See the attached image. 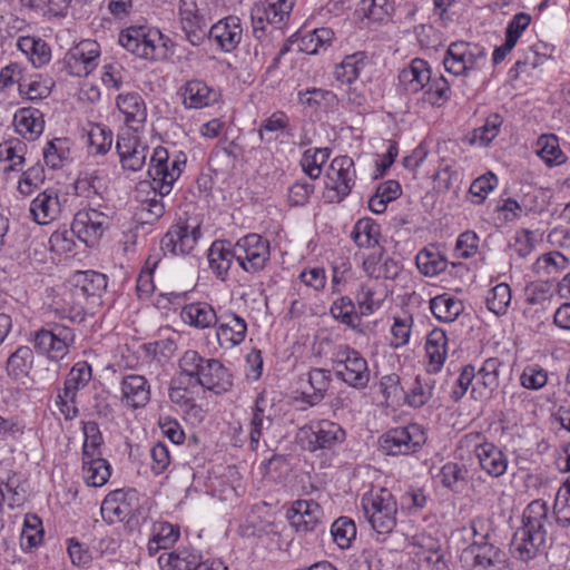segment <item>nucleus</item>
Listing matches in <instances>:
<instances>
[{
  "instance_id": "de8ad7c7",
  "label": "nucleus",
  "mask_w": 570,
  "mask_h": 570,
  "mask_svg": "<svg viewBox=\"0 0 570 570\" xmlns=\"http://www.w3.org/2000/svg\"><path fill=\"white\" fill-rule=\"evenodd\" d=\"M468 470L459 463L448 462L441 469L436 478L441 484L456 491L460 484L465 482Z\"/></svg>"
},
{
  "instance_id": "bf43d9fd",
  "label": "nucleus",
  "mask_w": 570,
  "mask_h": 570,
  "mask_svg": "<svg viewBox=\"0 0 570 570\" xmlns=\"http://www.w3.org/2000/svg\"><path fill=\"white\" fill-rule=\"evenodd\" d=\"M497 177L493 173L489 171L488 174L478 177L473 180V183L470 186L469 193L476 197L478 204H481L487 198L488 194L497 185Z\"/></svg>"
},
{
  "instance_id": "4d7b16f0",
  "label": "nucleus",
  "mask_w": 570,
  "mask_h": 570,
  "mask_svg": "<svg viewBox=\"0 0 570 570\" xmlns=\"http://www.w3.org/2000/svg\"><path fill=\"white\" fill-rule=\"evenodd\" d=\"M82 284H80V279L76 285L77 289L81 292L82 295L94 296L99 291L104 289L107 285L106 276L96 273V272H85L81 273Z\"/></svg>"
},
{
  "instance_id": "4c0bfd02",
  "label": "nucleus",
  "mask_w": 570,
  "mask_h": 570,
  "mask_svg": "<svg viewBox=\"0 0 570 570\" xmlns=\"http://www.w3.org/2000/svg\"><path fill=\"white\" fill-rule=\"evenodd\" d=\"M32 362V351L28 346L18 347L7 361V372L9 376L16 380L23 377L28 373Z\"/></svg>"
},
{
  "instance_id": "a19ab883",
  "label": "nucleus",
  "mask_w": 570,
  "mask_h": 570,
  "mask_svg": "<svg viewBox=\"0 0 570 570\" xmlns=\"http://www.w3.org/2000/svg\"><path fill=\"white\" fill-rule=\"evenodd\" d=\"M379 226L370 219H361L354 226L352 238L358 247H375L379 245Z\"/></svg>"
},
{
  "instance_id": "69168bd1",
  "label": "nucleus",
  "mask_w": 570,
  "mask_h": 570,
  "mask_svg": "<svg viewBox=\"0 0 570 570\" xmlns=\"http://www.w3.org/2000/svg\"><path fill=\"white\" fill-rule=\"evenodd\" d=\"M521 384L525 389L539 390L547 383V372L541 368L528 367L523 371L521 377Z\"/></svg>"
},
{
  "instance_id": "412c9836",
  "label": "nucleus",
  "mask_w": 570,
  "mask_h": 570,
  "mask_svg": "<svg viewBox=\"0 0 570 570\" xmlns=\"http://www.w3.org/2000/svg\"><path fill=\"white\" fill-rule=\"evenodd\" d=\"M119 43L129 52L149 60L156 59V46L142 28L130 27L119 35Z\"/></svg>"
},
{
  "instance_id": "37998d69",
  "label": "nucleus",
  "mask_w": 570,
  "mask_h": 570,
  "mask_svg": "<svg viewBox=\"0 0 570 570\" xmlns=\"http://www.w3.org/2000/svg\"><path fill=\"white\" fill-rule=\"evenodd\" d=\"M18 45L23 52L30 55V60L35 67L38 68L49 62L51 51L46 42L27 37L20 39Z\"/></svg>"
},
{
  "instance_id": "f704fd0d",
  "label": "nucleus",
  "mask_w": 570,
  "mask_h": 570,
  "mask_svg": "<svg viewBox=\"0 0 570 570\" xmlns=\"http://www.w3.org/2000/svg\"><path fill=\"white\" fill-rule=\"evenodd\" d=\"M416 266L426 276H435L448 266L446 259L434 247L424 248L416 255Z\"/></svg>"
},
{
  "instance_id": "c756f323",
  "label": "nucleus",
  "mask_w": 570,
  "mask_h": 570,
  "mask_svg": "<svg viewBox=\"0 0 570 570\" xmlns=\"http://www.w3.org/2000/svg\"><path fill=\"white\" fill-rule=\"evenodd\" d=\"M180 316L185 323L202 330L208 328L218 322L214 308L209 304L202 302L185 306Z\"/></svg>"
},
{
  "instance_id": "8fccbe9b",
  "label": "nucleus",
  "mask_w": 570,
  "mask_h": 570,
  "mask_svg": "<svg viewBox=\"0 0 570 570\" xmlns=\"http://www.w3.org/2000/svg\"><path fill=\"white\" fill-rule=\"evenodd\" d=\"M88 144L95 154L105 155L111 147L112 132L101 125H92L88 130Z\"/></svg>"
},
{
  "instance_id": "0e129e2a",
  "label": "nucleus",
  "mask_w": 570,
  "mask_h": 570,
  "mask_svg": "<svg viewBox=\"0 0 570 570\" xmlns=\"http://www.w3.org/2000/svg\"><path fill=\"white\" fill-rule=\"evenodd\" d=\"M450 87L448 81L441 77L433 82H429V86L424 89V94L428 96L425 99L432 105L439 104L440 100L449 99Z\"/></svg>"
},
{
  "instance_id": "0eeeda50",
  "label": "nucleus",
  "mask_w": 570,
  "mask_h": 570,
  "mask_svg": "<svg viewBox=\"0 0 570 570\" xmlns=\"http://www.w3.org/2000/svg\"><path fill=\"white\" fill-rule=\"evenodd\" d=\"M236 259L249 273L262 271L269 259V243L258 234H248L235 244Z\"/></svg>"
},
{
  "instance_id": "58836bf2",
  "label": "nucleus",
  "mask_w": 570,
  "mask_h": 570,
  "mask_svg": "<svg viewBox=\"0 0 570 570\" xmlns=\"http://www.w3.org/2000/svg\"><path fill=\"white\" fill-rule=\"evenodd\" d=\"M328 148L307 149L304 151L301 165L304 173L311 178L316 179L322 173V166L330 157Z\"/></svg>"
},
{
  "instance_id": "20e7f679",
  "label": "nucleus",
  "mask_w": 570,
  "mask_h": 570,
  "mask_svg": "<svg viewBox=\"0 0 570 570\" xmlns=\"http://www.w3.org/2000/svg\"><path fill=\"white\" fill-rule=\"evenodd\" d=\"M485 62V49L465 41L452 42L443 59L445 70L455 76L468 75L471 70L481 69Z\"/></svg>"
},
{
  "instance_id": "7c9ffc66",
  "label": "nucleus",
  "mask_w": 570,
  "mask_h": 570,
  "mask_svg": "<svg viewBox=\"0 0 570 570\" xmlns=\"http://www.w3.org/2000/svg\"><path fill=\"white\" fill-rule=\"evenodd\" d=\"M180 537L178 525L168 522H159L154 524L153 537L148 542V552L150 556L156 554L159 550L171 548Z\"/></svg>"
},
{
  "instance_id": "6ab92c4d",
  "label": "nucleus",
  "mask_w": 570,
  "mask_h": 570,
  "mask_svg": "<svg viewBox=\"0 0 570 570\" xmlns=\"http://www.w3.org/2000/svg\"><path fill=\"white\" fill-rule=\"evenodd\" d=\"M202 386L209 392H227L232 387L227 370L217 360H207L200 374L196 377L195 387Z\"/></svg>"
},
{
  "instance_id": "dca6fc26",
  "label": "nucleus",
  "mask_w": 570,
  "mask_h": 570,
  "mask_svg": "<svg viewBox=\"0 0 570 570\" xmlns=\"http://www.w3.org/2000/svg\"><path fill=\"white\" fill-rule=\"evenodd\" d=\"M116 149L124 169L139 170L146 161L148 148L132 134L118 136Z\"/></svg>"
},
{
  "instance_id": "9b49d317",
  "label": "nucleus",
  "mask_w": 570,
  "mask_h": 570,
  "mask_svg": "<svg viewBox=\"0 0 570 570\" xmlns=\"http://www.w3.org/2000/svg\"><path fill=\"white\" fill-rule=\"evenodd\" d=\"M99 45L94 40H82L65 56L63 63L68 72L77 77L88 76L97 66Z\"/></svg>"
},
{
  "instance_id": "09e8293b",
  "label": "nucleus",
  "mask_w": 570,
  "mask_h": 570,
  "mask_svg": "<svg viewBox=\"0 0 570 570\" xmlns=\"http://www.w3.org/2000/svg\"><path fill=\"white\" fill-rule=\"evenodd\" d=\"M91 380V366L87 362L76 363L65 381V392H78L86 387Z\"/></svg>"
},
{
  "instance_id": "13d9d810",
  "label": "nucleus",
  "mask_w": 570,
  "mask_h": 570,
  "mask_svg": "<svg viewBox=\"0 0 570 570\" xmlns=\"http://www.w3.org/2000/svg\"><path fill=\"white\" fill-rule=\"evenodd\" d=\"M24 149L26 145L20 140H16L14 145L10 142V145L4 149L3 153V161L10 163L8 166L3 168L4 173L19 171L22 169V165L24 163Z\"/></svg>"
},
{
  "instance_id": "f8f14e48",
  "label": "nucleus",
  "mask_w": 570,
  "mask_h": 570,
  "mask_svg": "<svg viewBox=\"0 0 570 570\" xmlns=\"http://www.w3.org/2000/svg\"><path fill=\"white\" fill-rule=\"evenodd\" d=\"M291 527L297 532L315 531L323 524V510L313 500H297L287 512Z\"/></svg>"
},
{
  "instance_id": "49530a36",
  "label": "nucleus",
  "mask_w": 570,
  "mask_h": 570,
  "mask_svg": "<svg viewBox=\"0 0 570 570\" xmlns=\"http://www.w3.org/2000/svg\"><path fill=\"white\" fill-rule=\"evenodd\" d=\"M553 513L556 522L563 528L570 525V480H567L556 494Z\"/></svg>"
},
{
  "instance_id": "f257e3e1",
  "label": "nucleus",
  "mask_w": 570,
  "mask_h": 570,
  "mask_svg": "<svg viewBox=\"0 0 570 570\" xmlns=\"http://www.w3.org/2000/svg\"><path fill=\"white\" fill-rule=\"evenodd\" d=\"M523 525L514 533L511 550L513 556L524 562L537 557L544 547L552 522L546 501H532L523 512Z\"/></svg>"
},
{
  "instance_id": "aec40b11",
  "label": "nucleus",
  "mask_w": 570,
  "mask_h": 570,
  "mask_svg": "<svg viewBox=\"0 0 570 570\" xmlns=\"http://www.w3.org/2000/svg\"><path fill=\"white\" fill-rule=\"evenodd\" d=\"M30 213L33 220L40 225L55 220L60 214L58 191L53 188H48L38 194L31 202Z\"/></svg>"
},
{
  "instance_id": "7ed1b4c3",
  "label": "nucleus",
  "mask_w": 570,
  "mask_h": 570,
  "mask_svg": "<svg viewBox=\"0 0 570 570\" xmlns=\"http://www.w3.org/2000/svg\"><path fill=\"white\" fill-rule=\"evenodd\" d=\"M362 509L366 520L379 534H387L396 525V502L392 493L381 489L379 493L364 495Z\"/></svg>"
},
{
  "instance_id": "39448f33",
  "label": "nucleus",
  "mask_w": 570,
  "mask_h": 570,
  "mask_svg": "<svg viewBox=\"0 0 570 570\" xmlns=\"http://www.w3.org/2000/svg\"><path fill=\"white\" fill-rule=\"evenodd\" d=\"M345 431L335 422L322 420L299 429L297 439L302 448L315 452L330 450L345 440Z\"/></svg>"
},
{
  "instance_id": "774afa93",
  "label": "nucleus",
  "mask_w": 570,
  "mask_h": 570,
  "mask_svg": "<svg viewBox=\"0 0 570 570\" xmlns=\"http://www.w3.org/2000/svg\"><path fill=\"white\" fill-rule=\"evenodd\" d=\"M379 563L375 551L364 549L355 556L351 568L352 570H379Z\"/></svg>"
},
{
  "instance_id": "79ce46f5",
  "label": "nucleus",
  "mask_w": 570,
  "mask_h": 570,
  "mask_svg": "<svg viewBox=\"0 0 570 570\" xmlns=\"http://www.w3.org/2000/svg\"><path fill=\"white\" fill-rule=\"evenodd\" d=\"M538 155L548 165H559L564 161V156L559 147V140L554 135H542L538 139Z\"/></svg>"
},
{
  "instance_id": "2f4dec72",
  "label": "nucleus",
  "mask_w": 570,
  "mask_h": 570,
  "mask_svg": "<svg viewBox=\"0 0 570 570\" xmlns=\"http://www.w3.org/2000/svg\"><path fill=\"white\" fill-rule=\"evenodd\" d=\"M17 131L26 139H36L43 130L42 115L37 109L22 108L14 116Z\"/></svg>"
},
{
  "instance_id": "b1692460",
  "label": "nucleus",
  "mask_w": 570,
  "mask_h": 570,
  "mask_svg": "<svg viewBox=\"0 0 570 570\" xmlns=\"http://www.w3.org/2000/svg\"><path fill=\"white\" fill-rule=\"evenodd\" d=\"M480 466L490 476L499 478L503 475L508 468L505 454L492 443H483L475 449Z\"/></svg>"
},
{
  "instance_id": "e2e57ef3",
  "label": "nucleus",
  "mask_w": 570,
  "mask_h": 570,
  "mask_svg": "<svg viewBox=\"0 0 570 570\" xmlns=\"http://www.w3.org/2000/svg\"><path fill=\"white\" fill-rule=\"evenodd\" d=\"M530 22H531L530 14H528L525 12L517 13L507 27L505 39H508L517 45L522 32L529 27Z\"/></svg>"
},
{
  "instance_id": "6e6d98bb",
  "label": "nucleus",
  "mask_w": 570,
  "mask_h": 570,
  "mask_svg": "<svg viewBox=\"0 0 570 570\" xmlns=\"http://www.w3.org/2000/svg\"><path fill=\"white\" fill-rule=\"evenodd\" d=\"M45 181V169L40 165L32 166L22 173L18 190L22 195H30Z\"/></svg>"
},
{
  "instance_id": "1a4fd4ad",
  "label": "nucleus",
  "mask_w": 570,
  "mask_h": 570,
  "mask_svg": "<svg viewBox=\"0 0 570 570\" xmlns=\"http://www.w3.org/2000/svg\"><path fill=\"white\" fill-rule=\"evenodd\" d=\"M109 217L96 209L79 210L71 224V232L88 246H92L108 228Z\"/></svg>"
},
{
  "instance_id": "6e6552de",
  "label": "nucleus",
  "mask_w": 570,
  "mask_h": 570,
  "mask_svg": "<svg viewBox=\"0 0 570 570\" xmlns=\"http://www.w3.org/2000/svg\"><path fill=\"white\" fill-rule=\"evenodd\" d=\"M461 560L471 561V570H501L505 566V553L492 543L473 541L463 550Z\"/></svg>"
},
{
  "instance_id": "bb28decb",
  "label": "nucleus",
  "mask_w": 570,
  "mask_h": 570,
  "mask_svg": "<svg viewBox=\"0 0 570 570\" xmlns=\"http://www.w3.org/2000/svg\"><path fill=\"white\" fill-rule=\"evenodd\" d=\"M338 374L345 383L355 389H363L368 382L366 361L355 351L348 353L344 362V370H341Z\"/></svg>"
},
{
  "instance_id": "72a5a7b5",
  "label": "nucleus",
  "mask_w": 570,
  "mask_h": 570,
  "mask_svg": "<svg viewBox=\"0 0 570 570\" xmlns=\"http://www.w3.org/2000/svg\"><path fill=\"white\" fill-rule=\"evenodd\" d=\"M430 308L439 321L450 323L454 322L463 312V304L461 301L443 294L430 301Z\"/></svg>"
},
{
  "instance_id": "f3484780",
  "label": "nucleus",
  "mask_w": 570,
  "mask_h": 570,
  "mask_svg": "<svg viewBox=\"0 0 570 570\" xmlns=\"http://www.w3.org/2000/svg\"><path fill=\"white\" fill-rule=\"evenodd\" d=\"M354 160L348 156H340L332 160L327 178L333 183L340 198L347 196L355 183Z\"/></svg>"
},
{
  "instance_id": "3c124183",
  "label": "nucleus",
  "mask_w": 570,
  "mask_h": 570,
  "mask_svg": "<svg viewBox=\"0 0 570 570\" xmlns=\"http://www.w3.org/2000/svg\"><path fill=\"white\" fill-rule=\"evenodd\" d=\"M42 537L43 528L40 518L36 514H27L21 532L22 544L26 543L28 548H35L41 543Z\"/></svg>"
},
{
  "instance_id": "4468645a",
  "label": "nucleus",
  "mask_w": 570,
  "mask_h": 570,
  "mask_svg": "<svg viewBox=\"0 0 570 570\" xmlns=\"http://www.w3.org/2000/svg\"><path fill=\"white\" fill-rule=\"evenodd\" d=\"M200 237L199 226L189 230L187 225H174L163 236L160 249L164 254L185 255L193 250Z\"/></svg>"
},
{
  "instance_id": "423d86ee",
  "label": "nucleus",
  "mask_w": 570,
  "mask_h": 570,
  "mask_svg": "<svg viewBox=\"0 0 570 570\" xmlns=\"http://www.w3.org/2000/svg\"><path fill=\"white\" fill-rule=\"evenodd\" d=\"M426 441L419 424H410L387 431L380 438V449L387 455L416 452Z\"/></svg>"
},
{
  "instance_id": "c85d7f7f",
  "label": "nucleus",
  "mask_w": 570,
  "mask_h": 570,
  "mask_svg": "<svg viewBox=\"0 0 570 570\" xmlns=\"http://www.w3.org/2000/svg\"><path fill=\"white\" fill-rule=\"evenodd\" d=\"M110 465L100 455L82 456V478L90 487H102L110 478Z\"/></svg>"
},
{
  "instance_id": "cd10ccee",
  "label": "nucleus",
  "mask_w": 570,
  "mask_h": 570,
  "mask_svg": "<svg viewBox=\"0 0 570 570\" xmlns=\"http://www.w3.org/2000/svg\"><path fill=\"white\" fill-rule=\"evenodd\" d=\"M401 82L406 86V89L413 94L424 90L431 80V71L426 61L422 59H414L409 68L401 71L399 76Z\"/></svg>"
},
{
  "instance_id": "c03bdc74",
  "label": "nucleus",
  "mask_w": 570,
  "mask_h": 570,
  "mask_svg": "<svg viewBox=\"0 0 570 570\" xmlns=\"http://www.w3.org/2000/svg\"><path fill=\"white\" fill-rule=\"evenodd\" d=\"M331 534L334 542L341 549L351 547L352 541L356 537V527L353 520L346 517H341L332 523Z\"/></svg>"
},
{
  "instance_id": "052dcab7",
  "label": "nucleus",
  "mask_w": 570,
  "mask_h": 570,
  "mask_svg": "<svg viewBox=\"0 0 570 570\" xmlns=\"http://www.w3.org/2000/svg\"><path fill=\"white\" fill-rule=\"evenodd\" d=\"M360 75V60L356 56L346 57L335 69V77L342 83L353 82Z\"/></svg>"
},
{
  "instance_id": "9d476101",
  "label": "nucleus",
  "mask_w": 570,
  "mask_h": 570,
  "mask_svg": "<svg viewBox=\"0 0 570 570\" xmlns=\"http://www.w3.org/2000/svg\"><path fill=\"white\" fill-rule=\"evenodd\" d=\"M75 341L72 330L55 325L51 330H40L35 335V347L52 360L62 358L70 344Z\"/></svg>"
},
{
  "instance_id": "a878e982",
  "label": "nucleus",
  "mask_w": 570,
  "mask_h": 570,
  "mask_svg": "<svg viewBox=\"0 0 570 570\" xmlns=\"http://www.w3.org/2000/svg\"><path fill=\"white\" fill-rule=\"evenodd\" d=\"M186 108H204L217 100V94L202 80L188 81L181 92Z\"/></svg>"
},
{
  "instance_id": "c9c22d12",
  "label": "nucleus",
  "mask_w": 570,
  "mask_h": 570,
  "mask_svg": "<svg viewBox=\"0 0 570 570\" xmlns=\"http://www.w3.org/2000/svg\"><path fill=\"white\" fill-rule=\"evenodd\" d=\"M425 351L430 365H432L435 371L439 370L446 356V335L442 330H433L428 335Z\"/></svg>"
},
{
  "instance_id": "864d4df0",
  "label": "nucleus",
  "mask_w": 570,
  "mask_h": 570,
  "mask_svg": "<svg viewBox=\"0 0 570 570\" xmlns=\"http://www.w3.org/2000/svg\"><path fill=\"white\" fill-rule=\"evenodd\" d=\"M511 301V291L508 284L501 283L494 286L487 297L488 308L497 315L504 314Z\"/></svg>"
},
{
  "instance_id": "ea45409f",
  "label": "nucleus",
  "mask_w": 570,
  "mask_h": 570,
  "mask_svg": "<svg viewBox=\"0 0 570 570\" xmlns=\"http://www.w3.org/2000/svg\"><path fill=\"white\" fill-rule=\"evenodd\" d=\"M294 0H266L263 7L267 24L279 29L285 19L289 17Z\"/></svg>"
},
{
  "instance_id": "680f3d73",
  "label": "nucleus",
  "mask_w": 570,
  "mask_h": 570,
  "mask_svg": "<svg viewBox=\"0 0 570 570\" xmlns=\"http://www.w3.org/2000/svg\"><path fill=\"white\" fill-rule=\"evenodd\" d=\"M419 561L422 567H426L430 570H449L444 556L440 551L439 547L422 550L419 553Z\"/></svg>"
},
{
  "instance_id": "4be33fe9",
  "label": "nucleus",
  "mask_w": 570,
  "mask_h": 570,
  "mask_svg": "<svg viewBox=\"0 0 570 570\" xmlns=\"http://www.w3.org/2000/svg\"><path fill=\"white\" fill-rule=\"evenodd\" d=\"M242 33L240 19L235 16H228L209 29V37L214 38L226 52L237 47L240 42Z\"/></svg>"
},
{
  "instance_id": "2eb2a0df",
  "label": "nucleus",
  "mask_w": 570,
  "mask_h": 570,
  "mask_svg": "<svg viewBox=\"0 0 570 570\" xmlns=\"http://www.w3.org/2000/svg\"><path fill=\"white\" fill-rule=\"evenodd\" d=\"M136 497L132 489H118L108 493L101 503L100 513L108 523L126 520L132 511L130 501Z\"/></svg>"
},
{
  "instance_id": "393cba45",
  "label": "nucleus",
  "mask_w": 570,
  "mask_h": 570,
  "mask_svg": "<svg viewBox=\"0 0 570 570\" xmlns=\"http://www.w3.org/2000/svg\"><path fill=\"white\" fill-rule=\"evenodd\" d=\"M117 107L125 116L126 124L137 130L146 120V107L138 94H126L117 97Z\"/></svg>"
},
{
  "instance_id": "ddd939ff",
  "label": "nucleus",
  "mask_w": 570,
  "mask_h": 570,
  "mask_svg": "<svg viewBox=\"0 0 570 570\" xmlns=\"http://www.w3.org/2000/svg\"><path fill=\"white\" fill-rule=\"evenodd\" d=\"M179 17L186 39L193 46H199L206 38L207 23L198 8V0H180Z\"/></svg>"
},
{
  "instance_id": "473e14b6",
  "label": "nucleus",
  "mask_w": 570,
  "mask_h": 570,
  "mask_svg": "<svg viewBox=\"0 0 570 570\" xmlns=\"http://www.w3.org/2000/svg\"><path fill=\"white\" fill-rule=\"evenodd\" d=\"M234 258L236 249L230 250L224 242H214L208 250L209 266L220 279H225Z\"/></svg>"
},
{
  "instance_id": "338daca9",
  "label": "nucleus",
  "mask_w": 570,
  "mask_h": 570,
  "mask_svg": "<svg viewBox=\"0 0 570 570\" xmlns=\"http://www.w3.org/2000/svg\"><path fill=\"white\" fill-rule=\"evenodd\" d=\"M174 552L177 570H193L202 559V554L194 549L183 548Z\"/></svg>"
},
{
  "instance_id": "f03ea898",
  "label": "nucleus",
  "mask_w": 570,
  "mask_h": 570,
  "mask_svg": "<svg viewBox=\"0 0 570 570\" xmlns=\"http://www.w3.org/2000/svg\"><path fill=\"white\" fill-rule=\"evenodd\" d=\"M185 165V161L177 159L173 160L170 166L168 165V151L158 147L154 150L150 159V166L148 168V175L151 178V187L155 193H158L159 199L154 197L142 203V209L147 210L153 219H158L165 214L166 205L163 198L167 196L173 184L179 177L181 173L180 166Z\"/></svg>"
},
{
  "instance_id": "5701e85b",
  "label": "nucleus",
  "mask_w": 570,
  "mask_h": 570,
  "mask_svg": "<svg viewBox=\"0 0 570 570\" xmlns=\"http://www.w3.org/2000/svg\"><path fill=\"white\" fill-rule=\"evenodd\" d=\"M217 340L222 347L230 348L245 338L247 325L246 322L236 314H228L218 318Z\"/></svg>"
},
{
  "instance_id": "e433bc0d",
  "label": "nucleus",
  "mask_w": 570,
  "mask_h": 570,
  "mask_svg": "<svg viewBox=\"0 0 570 570\" xmlns=\"http://www.w3.org/2000/svg\"><path fill=\"white\" fill-rule=\"evenodd\" d=\"M500 365V361L495 357L485 360L482 367L478 371L476 382L472 384L471 392H482V390L493 392L499 386L498 370Z\"/></svg>"
},
{
  "instance_id": "5fc2aeb1",
  "label": "nucleus",
  "mask_w": 570,
  "mask_h": 570,
  "mask_svg": "<svg viewBox=\"0 0 570 570\" xmlns=\"http://www.w3.org/2000/svg\"><path fill=\"white\" fill-rule=\"evenodd\" d=\"M331 314L335 320H340L352 328L357 326L355 321L358 320V316L355 313L354 303L348 297H341L335 301L331 307Z\"/></svg>"
},
{
  "instance_id": "a211bd4d",
  "label": "nucleus",
  "mask_w": 570,
  "mask_h": 570,
  "mask_svg": "<svg viewBox=\"0 0 570 570\" xmlns=\"http://www.w3.org/2000/svg\"><path fill=\"white\" fill-rule=\"evenodd\" d=\"M205 362L197 352H185L179 361L180 372L170 383V392L187 391L195 387L196 377L199 376Z\"/></svg>"
},
{
  "instance_id": "603ef678",
  "label": "nucleus",
  "mask_w": 570,
  "mask_h": 570,
  "mask_svg": "<svg viewBox=\"0 0 570 570\" xmlns=\"http://www.w3.org/2000/svg\"><path fill=\"white\" fill-rule=\"evenodd\" d=\"M85 442L82 448V456L100 455L99 448L102 444V434L95 421L83 423Z\"/></svg>"
},
{
  "instance_id": "a18cd8bd",
  "label": "nucleus",
  "mask_w": 570,
  "mask_h": 570,
  "mask_svg": "<svg viewBox=\"0 0 570 570\" xmlns=\"http://www.w3.org/2000/svg\"><path fill=\"white\" fill-rule=\"evenodd\" d=\"M502 124L501 115L491 114L481 127L473 130L471 144L479 142L481 146H488L498 136Z\"/></svg>"
}]
</instances>
